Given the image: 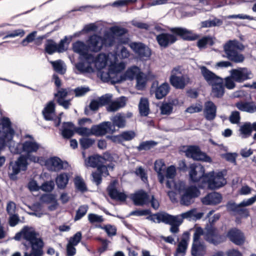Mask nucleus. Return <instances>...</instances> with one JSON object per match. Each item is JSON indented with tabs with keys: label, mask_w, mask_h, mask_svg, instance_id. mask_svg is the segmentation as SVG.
Returning <instances> with one entry per match:
<instances>
[{
	"label": "nucleus",
	"mask_w": 256,
	"mask_h": 256,
	"mask_svg": "<svg viewBox=\"0 0 256 256\" xmlns=\"http://www.w3.org/2000/svg\"><path fill=\"white\" fill-rule=\"evenodd\" d=\"M224 51L226 54V57L231 62L238 64L242 62L244 60V56L239 53L236 50L232 49L224 46Z\"/></svg>",
	"instance_id": "17"
},
{
	"label": "nucleus",
	"mask_w": 256,
	"mask_h": 256,
	"mask_svg": "<svg viewBox=\"0 0 256 256\" xmlns=\"http://www.w3.org/2000/svg\"><path fill=\"white\" fill-rule=\"evenodd\" d=\"M44 52L50 55L57 52L56 43L52 39L47 40L44 44Z\"/></svg>",
	"instance_id": "42"
},
{
	"label": "nucleus",
	"mask_w": 256,
	"mask_h": 256,
	"mask_svg": "<svg viewBox=\"0 0 256 256\" xmlns=\"http://www.w3.org/2000/svg\"><path fill=\"white\" fill-rule=\"evenodd\" d=\"M112 94H106L98 97L97 100H98L101 106L108 104L112 101Z\"/></svg>",
	"instance_id": "58"
},
{
	"label": "nucleus",
	"mask_w": 256,
	"mask_h": 256,
	"mask_svg": "<svg viewBox=\"0 0 256 256\" xmlns=\"http://www.w3.org/2000/svg\"><path fill=\"white\" fill-rule=\"evenodd\" d=\"M124 97L122 96L120 100L111 101L106 106V110L110 112H114L118 110L120 108L124 106L126 102Z\"/></svg>",
	"instance_id": "32"
},
{
	"label": "nucleus",
	"mask_w": 256,
	"mask_h": 256,
	"mask_svg": "<svg viewBox=\"0 0 256 256\" xmlns=\"http://www.w3.org/2000/svg\"><path fill=\"white\" fill-rule=\"evenodd\" d=\"M227 237L233 243L236 245L242 244L244 241V237L241 231L236 228L230 230L227 234Z\"/></svg>",
	"instance_id": "22"
},
{
	"label": "nucleus",
	"mask_w": 256,
	"mask_h": 256,
	"mask_svg": "<svg viewBox=\"0 0 256 256\" xmlns=\"http://www.w3.org/2000/svg\"><path fill=\"white\" fill-rule=\"evenodd\" d=\"M137 0H117L112 2V4H106L107 6H111L114 7H121L123 6H128L130 4H133L136 2Z\"/></svg>",
	"instance_id": "55"
},
{
	"label": "nucleus",
	"mask_w": 256,
	"mask_h": 256,
	"mask_svg": "<svg viewBox=\"0 0 256 256\" xmlns=\"http://www.w3.org/2000/svg\"><path fill=\"white\" fill-rule=\"evenodd\" d=\"M16 240H22L24 244L30 246V252H25L24 256H42L44 242L40 236L39 234L31 227H24L22 230L17 233L14 237Z\"/></svg>",
	"instance_id": "2"
},
{
	"label": "nucleus",
	"mask_w": 256,
	"mask_h": 256,
	"mask_svg": "<svg viewBox=\"0 0 256 256\" xmlns=\"http://www.w3.org/2000/svg\"><path fill=\"white\" fill-rule=\"evenodd\" d=\"M202 236H204L207 242L214 245L223 242L226 240L225 236L218 234L217 229L214 226L206 227L204 232L201 228H197L194 234L192 244L200 243V238Z\"/></svg>",
	"instance_id": "5"
},
{
	"label": "nucleus",
	"mask_w": 256,
	"mask_h": 256,
	"mask_svg": "<svg viewBox=\"0 0 256 256\" xmlns=\"http://www.w3.org/2000/svg\"><path fill=\"white\" fill-rule=\"evenodd\" d=\"M74 125L71 122H64L60 128V134L64 139L71 138L74 134Z\"/></svg>",
	"instance_id": "26"
},
{
	"label": "nucleus",
	"mask_w": 256,
	"mask_h": 256,
	"mask_svg": "<svg viewBox=\"0 0 256 256\" xmlns=\"http://www.w3.org/2000/svg\"><path fill=\"white\" fill-rule=\"evenodd\" d=\"M116 38L111 32H106L103 36H102L101 42L102 48L104 46L108 48L112 46L115 43Z\"/></svg>",
	"instance_id": "34"
},
{
	"label": "nucleus",
	"mask_w": 256,
	"mask_h": 256,
	"mask_svg": "<svg viewBox=\"0 0 256 256\" xmlns=\"http://www.w3.org/2000/svg\"><path fill=\"white\" fill-rule=\"evenodd\" d=\"M139 112L141 116H146L150 112L149 102L146 98H140L138 104Z\"/></svg>",
	"instance_id": "35"
},
{
	"label": "nucleus",
	"mask_w": 256,
	"mask_h": 256,
	"mask_svg": "<svg viewBox=\"0 0 256 256\" xmlns=\"http://www.w3.org/2000/svg\"><path fill=\"white\" fill-rule=\"evenodd\" d=\"M56 114V104L54 100L48 102L42 110L44 118L46 121L54 120Z\"/></svg>",
	"instance_id": "21"
},
{
	"label": "nucleus",
	"mask_w": 256,
	"mask_h": 256,
	"mask_svg": "<svg viewBox=\"0 0 256 256\" xmlns=\"http://www.w3.org/2000/svg\"><path fill=\"white\" fill-rule=\"evenodd\" d=\"M213 38L209 36H205L199 39L197 42V46L200 49L205 48L207 45L212 46L214 44Z\"/></svg>",
	"instance_id": "39"
},
{
	"label": "nucleus",
	"mask_w": 256,
	"mask_h": 256,
	"mask_svg": "<svg viewBox=\"0 0 256 256\" xmlns=\"http://www.w3.org/2000/svg\"><path fill=\"white\" fill-rule=\"evenodd\" d=\"M226 183L224 178V174L222 172L214 173L210 172L202 178V184L200 188L214 190L224 186Z\"/></svg>",
	"instance_id": "7"
},
{
	"label": "nucleus",
	"mask_w": 256,
	"mask_h": 256,
	"mask_svg": "<svg viewBox=\"0 0 256 256\" xmlns=\"http://www.w3.org/2000/svg\"><path fill=\"white\" fill-rule=\"evenodd\" d=\"M92 127L88 128L86 127H75L74 131L79 135L82 136H90L92 135Z\"/></svg>",
	"instance_id": "61"
},
{
	"label": "nucleus",
	"mask_w": 256,
	"mask_h": 256,
	"mask_svg": "<svg viewBox=\"0 0 256 256\" xmlns=\"http://www.w3.org/2000/svg\"><path fill=\"white\" fill-rule=\"evenodd\" d=\"M68 178L66 174H60L56 179V183L60 188H64L68 184Z\"/></svg>",
	"instance_id": "45"
},
{
	"label": "nucleus",
	"mask_w": 256,
	"mask_h": 256,
	"mask_svg": "<svg viewBox=\"0 0 256 256\" xmlns=\"http://www.w3.org/2000/svg\"><path fill=\"white\" fill-rule=\"evenodd\" d=\"M116 182L114 181L108 188V191L110 197L112 199L124 201L126 198V196L124 192L117 190L114 188Z\"/></svg>",
	"instance_id": "28"
},
{
	"label": "nucleus",
	"mask_w": 256,
	"mask_h": 256,
	"mask_svg": "<svg viewBox=\"0 0 256 256\" xmlns=\"http://www.w3.org/2000/svg\"><path fill=\"white\" fill-rule=\"evenodd\" d=\"M160 109L162 114L169 115L172 111L173 105L171 103H163Z\"/></svg>",
	"instance_id": "59"
},
{
	"label": "nucleus",
	"mask_w": 256,
	"mask_h": 256,
	"mask_svg": "<svg viewBox=\"0 0 256 256\" xmlns=\"http://www.w3.org/2000/svg\"><path fill=\"white\" fill-rule=\"evenodd\" d=\"M170 90V86L168 82H165L158 86V82L156 80L152 84L150 92L154 94L157 100H161L168 94Z\"/></svg>",
	"instance_id": "14"
},
{
	"label": "nucleus",
	"mask_w": 256,
	"mask_h": 256,
	"mask_svg": "<svg viewBox=\"0 0 256 256\" xmlns=\"http://www.w3.org/2000/svg\"><path fill=\"white\" fill-rule=\"evenodd\" d=\"M54 70L60 74H64L66 72V70H64L62 67V61L60 60H56L55 61H51Z\"/></svg>",
	"instance_id": "54"
},
{
	"label": "nucleus",
	"mask_w": 256,
	"mask_h": 256,
	"mask_svg": "<svg viewBox=\"0 0 256 256\" xmlns=\"http://www.w3.org/2000/svg\"><path fill=\"white\" fill-rule=\"evenodd\" d=\"M25 32L22 29H17L11 32H8L4 38L3 39H6L8 38H14L20 36H23L24 35Z\"/></svg>",
	"instance_id": "63"
},
{
	"label": "nucleus",
	"mask_w": 256,
	"mask_h": 256,
	"mask_svg": "<svg viewBox=\"0 0 256 256\" xmlns=\"http://www.w3.org/2000/svg\"><path fill=\"white\" fill-rule=\"evenodd\" d=\"M75 67L79 72L80 74L94 72L92 66H88L87 64L82 60H80V61L75 64Z\"/></svg>",
	"instance_id": "38"
},
{
	"label": "nucleus",
	"mask_w": 256,
	"mask_h": 256,
	"mask_svg": "<svg viewBox=\"0 0 256 256\" xmlns=\"http://www.w3.org/2000/svg\"><path fill=\"white\" fill-rule=\"evenodd\" d=\"M41 200L46 203H52L53 204L49 207L51 210H55L58 205L56 196L52 194H44L41 197Z\"/></svg>",
	"instance_id": "40"
},
{
	"label": "nucleus",
	"mask_w": 256,
	"mask_h": 256,
	"mask_svg": "<svg viewBox=\"0 0 256 256\" xmlns=\"http://www.w3.org/2000/svg\"><path fill=\"white\" fill-rule=\"evenodd\" d=\"M122 142L132 140L136 136V134L133 130H127L121 133Z\"/></svg>",
	"instance_id": "60"
},
{
	"label": "nucleus",
	"mask_w": 256,
	"mask_h": 256,
	"mask_svg": "<svg viewBox=\"0 0 256 256\" xmlns=\"http://www.w3.org/2000/svg\"><path fill=\"white\" fill-rule=\"evenodd\" d=\"M190 78L188 76H178L171 74L170 82L172 86L176 89H184L186 86V82H188Z\"/></svg>",
	"instance_id": "19"
},
{
	"label": "nucleus",
	"mask_w": 256,
	"mask_h": 256,
	"mask_svg": "<svg viewBox=\"0 0 256 256\" xmlns=\"http://www.w3.org/2000/svg\"><path fill=\"white\" fill-rule=\"evenodd\" d=\"M128 80H132L134 78H136V76L138 74L139 68L136 66H133L128 68L125 72Z\"/></svg>",
	"instance_id": "52"
},
{
	"label": "nucleus",
	"mask_w": 256,
	"mask_h": 256,
	"mask_svg": "<svg viewBox=\"0 0 256 256\" xmlns=\"http://www.w3.org/2000/svg\"><path fill=\"white\" fill-rule=\"evenodd\" d=\"M186 158L192 160H212L197 145H186L182 147V150Z\"/></svg>",
	"instance_id": "8"
},
{
	"label": "nucleus",
	"mask_w": 256,
	"mask_h": 256,
	"mask_svg": "<svg viewBox=\"0 0 256 256\" xmlns=\"http://www.w3.org/2000/svg\"><path fill=\"white\" fill-rule=\"evenodd\" d=\"M95 142L94 139L88 138H82L80 140V144L82 150H86L90 147Z\"/></svg>",
	"instance_id": "51"
},
{
	"label": "nucleus",
	"mask_w": 256,
	"mask_h": 256,
	"mask_svg": "<svg viewBox=\"0 0 256 256\" xmlns=\"http://www.w3.org/2000/svg\"><path fill=\"white\" fill-rule=\"evenodd\" d=\"M68 40L69 38L67 36H65L63 39L60 40L58 44H56L57 52L61 53L67 50V48H66L65 44L68 45L69 44H68Z\"/></svg>",
	"instance_id": "57"
},
{
	"label": "nucleus",
	"mask_w": 256,
	"mask_h": 256,
	"mask_svg": "<svg viewBox=\"0 0 256 256\" xmlns=\"http://www.w3.org/2000/svg\"><path fill=\"white\" fill-rule=\"evenodd\" d=\"M222 200V196L220 194L213 192L203 198L202 199V202L206 205H216L220 204Z\"/></svg>",
	"instance_id": "25"
},
{
	"label": "nucleus",
	"mask_w": 256,
	"mask_h": 256,
	"mask_svg": "<svg viewBox=\"0 0 256 256\" xmlns=\"http://www.w3.org/2000/svg\"><path fill=\"white\" fill-rule=\"evenodd\" d=\"M251 128V123L250 122H246L240 126V130L242 134L245 136V138H247L252 134Z\"/></svg>",
	"instance_id": "50"
},
{
	"label": "nucleus",
	"mask_w": 256,
	"mask_h": 256,
	"mask_svg": "<svg viewBox=\"0 0 256 256\" xmlns=\"http://www.w3.org/2000/svg\"><path fill=\"white\" fill-rule=\"evenodd\" d=\"M217 107L214 102L208 100L204 104V117L208 121H212L215 119L216 116Z\"/></svg>",
	"instance_id": "18"
},
{
	"label": "nucleus",
	"mask_w": 256,
	"mask_h": 256,
	"mask_svg": "<svg viewBox=\"0 0 256 256\" xmlns=\"http://www.w3.org/2000/svg\"><path fill=\"white\" fill-rule=\"evenodd\" d=\"M191 252L193 256H204L206 254V247L202 242L192 244Z\"/></svg>",
	"instance_id": "37"
},
{
	"label": "nucleus",
	"mask_w": 256,
	"mask_h": 256,
	"mask_svg": "<svg viewBox=\"0 0 256 256\" xmlns=\"http://www.w3.org/2000/svg\"><path fill=\"white\" fill-rule=\"evenodd\" d=\"M88 209V205H82L80 206L76 212V214L74 218L75 221L78 220L82 218L86 215Z\"/></svg>",
	"instance_id": "53"
},
{
	"label": "nucleus",
	"mask_w": 256,
	"mask_h": 256,
	"mask_svg": "<svg viewBox=\"0 0 256 256\" xmlns=\"http://www.w3.org/2000/svg\"><path fill=\"white\" fill-rule=\"evenodd\" d=\"M92 134L96 136H102L106 134H113L115 132V128H112V124L110 122L104 121L98 124L92 126Z\"/></svg>",
	"instance_id": "11"
},
{
	"label": "nucleus",
	"mask_w": 256,
	"mask_h": 256,
	"mask_svg": "<svg viewBox=\"0 0 256 256\" xmlns=\"http://www.w3.org/2000/svg\"><path fill=\"white\" fill-rule=\"evenodd\" d=\"M166 185L169 188L180 191L182 187L184 186V184L182 182H180L178 184H176L172 180H171L167 181Z\"/></svg>",
	"instance_id": "62"
},
{
	"label": "nucleus",
	"mask_w": 256,
	"mask_h": 256,
	"mask_svg": "<svg viewBox=\"0 0 256 256\" xmlns=\"http://www.w3.org/2000/svg\"><path fill=\"white\" fill-rule=\"evenodd\" d=\"M235 82L234 78L232 76V74L224 78V86L228 90H232L236 87Z\"/></svg>",
	"instance_id": "64"
},
{
	"label": "nucleus",
	"mask_w": 256,
	"mask_h": 256,
	"mask_svg": "<svg viewBox=\"0 0 256 256\" xmlns=\"http://www.w3.org/2000/svg\"><path fill=\"white\" fill-rule=\"evenodd\" d=\"M136 88L140 90H143L146 86V80L142 72L138 73V74L136 76Z\"/></svg>",
	"instance_id": "47"
},
{
	"label": "nucleus",
	"mask_w": 256,
	"mask_h": 256,
	"mask_svg": "<svg viewBox=\"0 0 256 256\" xmlns=\"http://www.w3.org/2000/svg\"><path fill=\"white\" fill-rule=\"evenodd\" d=\"M112 160L114 159L112 154L109 152H106L104 154V156L102 157L96 154L92 156H89L87 160ZM85 160H86V159Z\"/></svg>",
	"instance_id": "49"
},
{
	"label": "nucleus",
	"mask_w": 256,
	"mask_h": 256,
	"mask_svg": "<svg viewBox=\"0 0 256 256\" xmlns=\"http://www.w3.org/2000/svg\"><path fill=\"white\" fill-rule=\"evenodd\" d=\"M190 240V234L188 232L183 234L180 242L178 243L174 256H184L188 248Z\"/></svg>",
	"instance_id": "24"
},
{
	"label": "nucleus",
	"mask_w": 256,
	"mask_h": 256,
	"mask_svg": "<svg viewBox=\"0 0 256 256\" xmlns=\"http://www.w3.org/2000/svg\"><path fill=\"white\" fill-rule=\"evenodd\" d=\"M222 24V21L216 18L212 20H207L202 22V28H210L216 26H220Z\"/></svg>",
	"instance_id": "48"
},
{
	"label": "nucleus",
	"mask_w": 256,
	"mask_h": 256,
	"mask_svg": "<svg viewBox=\"0 0 256 256\" xmlns=\"http://www.w3.org/2000/svg\"><path fill=\"white\" fill-rule=\"evenodd\" d=\"M157 144L158 142L154 140H146L141 142L136 148L140 152L142 150L146 151L154 148Z\"/></svg>",
	"instance_id": "41"
},
{
	"label": "nucleus",
	"mask_w": 256,
	"mask_h": 256,
	"mask_svg": "<svg viewBox=\"0 0 256 256\" xmlns=\"http://www.w3.org/2000/svg\"><path fill=\"white\" fill-rule=\"evenodd\" d=\"M45 164L47 166L49 170L52 171H58L66 168L68 166L66 161H45Z\"/></svg>",
	"instance_id": "30"
},
{
	"label": "nucleus",
	"mask_w": 256,
	"mask_h": 256,
	"mask_svg": "<svg viewBox=\"0 0 256 256\" xmlns=\"http://www.w3.org/2000/svg\"><path fill=\"white\" fill-rule=\"evenodd\" d=\"M235 106L237 108L242 112L250 114H253L256 112V105L253 102L240 101L237 102Z\"/></svg>",
	"instance_id": "27"
},
{
	"label": "nucleus",
	"mask_w": 256,
	"mask_h": 256,
	"mask_svg": "<svg viewBox=\"0 0 256 256\" xmlns=\"http://www.w3.org/2000/svg\"><path fill=\"white\" fill-rule=\"evenodd\" d=\"M27 161H11L10 164V170H12V174H16L20 170H25L26 168Z\"/></svg>",
	"instance_id": "29"
},
{
	"label": "nucleus",
	"mask_w": 256,
	"mask_h": 256,
	"mask_svg": "<svg viewBox=\"0 0 256 256\" xmlns=\"http://www.w3.org/2000/svg\"><path fill=\"white\" fill-rule=\"evenodd\" d=\"M74 182L76 188L81 192L86 190V188L84 180L80 176H76Z\"/></svg>",
	"instance_id": "56"
},
{
	"label": "nucleus",
	"mask_w": 256,
	"mask_h": 256,
	"mask_svg": "<svg viewBox=\"0 0 256 256\" xmlns=\"http://www.w3.org/2000/svg\"><path fill=\"white\" fill-rule=\"evenodd\" d=\"M256 202V195L254 196L242 201L239 204L235 203L230 204L232 210L242 217L248 218L250 216V211L246 206L252 205Z\"/></svg>",
	"instance_id": "9"
},
{
	"label": "nucleus",
	"mask_w": 256,
	"mask_h": 256,
	"mask_svg": "<svg viewBox=\"0 0 256 256\" xmlns=\"http://www.w3.org/2000/svg\"><path fill=\"white\" fill-rule=\"evenodd\" d=\"M132 199L136 205L142 206L149 202L150 196L144 190H140L132 196Z\"/></svg>",
	"instance_id": "23"
},
{
	"label": "nucleus",
	"mask_w": 256,
	"mask_h": 256,
	"mask_svg": "<svg viewBox=\"0 0 256 256\" xmlns=\"http://www.w3.org/2000/svg\"><path fill=\"white\" fill-rule=\"evenodd\" d=\"M80 60H82L85 62L88 66H92V64H94L96 66L98 62V59L96 58L92 54H89L88 52H86L84 54L80 56Z\"/></svg>",
	"instance_id": "36"
},
{
	"label": "nucleus",
	"mask_w": 256,
	"mask_h": 256,
	"mask_svg": "<svg viewBox=\"0 0 256 256\" xmlns=\"http://www.w3.org/2000/svg\"><path fill=\"white\" fill-rule=\"evenodd\" d=\"M230 73L232 74V76L234 78L236 82L238 83L243 82L253 77L251 70L245 67L232 69Z\"/></svg>",
	"instance_id": "12"
},
{
	"label": "nucleus",
	"mask_w": 256,
	"mask_h": 256,
	"mask_svg": "<svg viewBox=\"0 0 256 256\" xmlns=\"http://www.w3.org/2000/svg\"><path fill=\"white\" fill-rule=\"evenodd\" d=\"M123 68L124 67H121V66L120 64L111 65L106 74L108 78L112 80V78H114V76L118 74Z\"/></svg>",
	"instance_id": "43"
},
{
	"label": "nucleus",
	"mask_w": 256,
	"mask_h": 256,
	"mask_svg": "<svg viewBox=\"0 0 256 256\" xmlns=\"http://www.w3.org/2000/svg\"><path fill=\"white\" fill-rule=\"evenodd\" d=\"M101 40L102 36L96 34L90 36L87 41L88 50L96 52H100L102 48Z\"/></svg>",
	"instance_id": "20"
},
{
	"label": "nucleus",
	"mask_w": 256,
	"mask_h": 256,
	"mask_svg": "<svg viewBox=\"0 0 256 256\" xmlns=\"http://www.w3.org/2000/svg\"><path fill=\"white\" fill-rule=\"evenodd\" d=\"M73 51L80 54V56L88 52V46L84 42L77 40L72 44Z\"/></svg>",
	"instance_id": "33"
},
{
	"label": "nucleus",
	"mask_w": 256,
	"mask_h": 256,
	"mask_svg": "<svg viewBox=\"0 0 256 256\" xmlns=\"http://www.w3.org/2000/svg\"><path fill=\"white\" fill-rule=\"evenodd\" d=\"M204 213L198 212L196 208H192L180 214L172 216L166 212H160L150 215L146 219L154 222H164L171 226L170 232L172 234H177L179 232V226L182 223L184 218H190L193 220L200 219L204 216Z\"/></svg>",
	"instance_id": "1"
},
{
	"label": "nucleus",
	"mask_w": 256,
	"mask_h": 256,
	"mask_svg": "<svg viewBox=\"0 0 256 256\" xmlns=\"http://www.w3.org/2000/svg\"><path fill=\"white\" fill-rule=\"evenodd\" d=\"M201 73L205 80L212 85V92L214 97L221 98L224 93L222 79L210 70L206 66L200 67Z\"/></svg>",
	"instance_id": "6"
},
{
	"label": "nucleus",
	"mask_w": 256,
	"mask_h": 256,
	"mask_svg": "<svg viewBox=\"0 0 256 256\" xmlns=\"http://www.w3.org/2000/svg\"><path fill=\"white\" fill-rule=\"evenodd\" d=\"M112 122V128L115 126L118 128H124L126 126V118L124 114L118 113L110 118Z\"/></svg>",
	"instance_id": "31"
},
{
	"label": "nucleus",
	"mask_w": 256,
	"mask_h": 256,
	"mask_svg": "<svg viewBox=\"0 0 256 256\" xmlns=\"http://www.w3.org/2000/svg\"><path fill=\"white\" fill-rule=\"evenodd\" d=\"M128 45L140 59L146 60L152 54L150 49L142 42H132Z\"/></svg>",
	"instance_id": "10"
},
{
	"label": "nucleus",
	"mask_w": 256,
	"mask_h": 256,
	"mask_svg": "<svg viewBox=\"0 0 256 256\" xmlns=\"http://www.w3.org/2000/svg\"><path fill=\"white\" fill-rule=\"evenodd\" d=\"M200 192L198 188L194 186H190L184 190L180 198L182 204L188 206L194 202V199L198 197Z\"/></svg>",
	"instance_id": "13"
},
{
	"label": "nucleus",
	"mask_w": 256,
	"mask_h": 256,
	"mask_svg": "<svg viewBox=\"0 0 256 256\" xmlns=\"http://www.w3.org/2000/svg\"><path fill=\"white\" fill-rule=\"evenodd\" d=\"M110 32L114 37L116 36L122 37L128 32V30L119 26H114L110 28Z\"/></svg>",
	"instance_id": "46"
},
{
	"label": "nucleus",
	"mask_w": 256,
	"mask_h": 256,
	"mask_svg": "<svg viewBox=\"0 0 256 256\" xmlns=\"http://www.w3.org/2000/svg\"><path fill=\"white\" fill-rule=\"evenodd\" d=\"M172 32H161L156 36V40L160 48H166L178 40L177 36L184 40L193 41L199 38V35L182 27L169 28Z\"/></svg>",
	"instance_id": "3"
},
{
	"label": "nucleus",
	"mask_w": 256,
	"mask_h": 256,
	"mask_svg": "<svg viewBox=\"0 0 256 256\" xmlns=\"http://www.w3.org/2000/svg\"><path fill=\"white\" fill-rule=\"evenodd\" d=\"M84 165L87 168H96L100 173L104 176H108V170H112L114 168L112 164H107L104 161H86Z\"/></svg>",
	"instance_id": "16"
},
{
	"label": "nucleus",
	"mask_w": 256,
	"mask_h": 256,
	"mask_svg": "<svg viewBox=\"0 0 256 256\" xmlns=\"http://www.w3.org/2000/svg\"><path fill=\"white\" fill-rule=\"evenodd\" d=\"M204 167L200 164H192L190 166L189 176L190 179L194 182H200V186L202 184V178L206 175L204 174Z\"/></svg>",
	"instance_id": "15"
},
{
	"label": "nucleus",
	"mask_w": 256,
	"mask_h": 256,
	"mask_svg": "<svg viewBox=\"0 0 256 256\" xmlns=\"http://www.w3.org/2000/svg\"><path fill=\"white\" fill-rule=\"evenodd\" d=\"M22 152L24 155H20L16 160H62L58 156H50L45 158L39 152L44 153L45 150L40 147V145L36 142L26 140L22 144Z\"/></svg>",
	"instance_id": "4"
},
{
	"label": "nucleus",
	"mask_w": 256,
	"mask_h": 256,
	"mask_svg": "<svg viewBox=\"0 0 256 256\" xmlns=\"http://www.w3.org/2000/svg\"><path fill=\"white\" fill-rule=\"evenodd\" d=\"M224 46H225L232 49H237L243 50L244 49V46L238 40H229Z\"/></svg>",
	"instance_id": "44"
}]
</instances>
